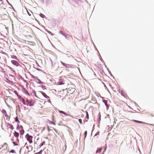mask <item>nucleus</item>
<instances>
[{"instance_id":"nucleus-6","label":"nucleus","mask_w":154,"mask_h":154,"mask_svg":"<svg viewBox=\"0 0 154 154\" xmlns=\"http://www.w3.org/2000/svg\"><path fill=\"white\" fill-rule=\"evenodd\" d=\"M14 136L16 137L17 138V140L19 141V140L18 139V137L19 136V134L16 131H15L14 133Z\"/></svg>"},{"instance_id":"nucleus-20","label":"nucleus","mask_w":154,"mask_h":154,"mask_svg":"<svg viewBox=\"0 0 154 154\" xmlns=\"http://www.w3.org/2000/svg\"><path fill=\"white\" fill-rule=\"evenodd\" d=\"M42 150H40L39 152H37L35 153L36 154H41L42 152Z\"/></svg>"},{"instance_id":"nucleus-23","label":"nucleus","mask_w":154,"mask_h":154,"mask_svg":"<svg viewBox=\"0 0 154 154\" xmlns=\"http://www.w3.org/2000/svg\"><path fill=\"white\" fill-rule=\"evenodd\" d=\"M5 146L6 147H7L8 146V144H7V143H5L4 144L3 146Z\"/></svg>"},{"instance_id":"nucleus-15","label":"nucleus","mask_w":154,"mask_h":154,"mask_svg":"<svg viewBox=\"0 0 154 154\" xmlns=\"http://www.w3.org/2000/svg\"><path fill=\"white\" fill-rule=\"evenodd\" d=\"M59 33L62 35H64V36H65L66 38V35H65V34L63 33V31H59Z\"/></svg>"},{"instance_id":"nucleus-25","label":"nucleus","mask_w":154,"mask_h":154,"mask_svg":"<svg viewBox=\"0 0 154 154\" xmlns=\"http://www.w3.org/2000/svg\"><path fill=\"white\" fill-rule=\"evenodd\" d=\"M22 102L23 103V104L24 105L25 104V100L24 99H22Z\"/></svg>"},{"instance_id":"nucleus-29","label":"nucleus","mask_w":154,"mask_h":154,"mask_svg":"<svg viewBox=\"0 0 154 154\" xmlns=\"http://www.w3.org/2000/svg\"><path fill=\"white\" fill-rule=\"evenodd\" d=\"M15 121L16 122H19L18 119L17 118H16V119Z\"/></svg>"},{"instance_id":"nucleus-30","label":"nucleus","mask_w":154,"mask_h":154,"mask_svg":"<svg viewBox=\"0 0 154 154\" xmlns=\"http://www.w3.org/2000/svg\"><path fill=\"white\" fill-rule=\"evenodd\" d=\"M48 33L50 34H51L52 35H53L52 34V33L50 32V31H48Z\"/></svg>"},{"instance_id":"nucleus-9","label":"nucleus","mask_w":154,"mask_h":154,"mask_svg":"<svg viewBox=\"0 0 154 154\" xmlns=\"http://www.w3.org/2000/svg\"><path fill=\"white\" fill-rule=\"evenodd\" d=\"M75 88H72L69 90V93L70 94H72L75 91Z\"/></svg>"},{"instance_id":"nucleus-33","label":"nucleus","mask_w":154,"mask_h":154,"mask_svg":"<svg viewBox=\"0 0 154 154\" xmlns=\"http://www.w3.org/2000/svg\"><path fill=\"white\" fill-rule=\"evenodd\" d=\"M105 105H106V106H107V103H105Z\"/></svg>"},{"instance_id":"nucleus-11","label":"nucleus","mask_w":154,"mask_h":154,"mask_svg":"<svg viewBox=\"0 0 154 154\" xmlns=\"http://www.w3.org/2000/svg\"><path fill=\"white\" fill-rule=\"evenodd\" d=\"M23 91L26 94L29 95V94L28 92V91L25 89L23 88Z\"/></svg>"},{"instance_id":"nucleus-3","label":"nucleus","mask_w":154,"mask_h":154,"mask_svg":"<svg viewBox=\"0 0 154 154\" xmlns=\"http://www.w3.org/2000/svg\"><path fill=\"white\" fill-rule=\"evenodd\" d=\"M26 102L27 103V105H28L29 106H32L34 105V101L32 100H26Z\"/></svg>"},{"instance_id":"nucleus-28","label":"nucleus","mask_w":154,"mask_h":154,"mask_svg":"<svg viewBox=\"0 0 154 154\" xmlns=\"http://www.w3.org/2000/svg\"><path fill=\"white\" fill-rule=\"evenodd\" d=\"M44 143H45V142H44L43 143H41L40 144V146H42L43 145V144Z\"/></svg>"},{"instance_id":"nucleus-35","label":"nucleus","mask_w":154,"mask_h":154,"mask_svg":"<svg viewBox=\"0 0 154 154\" xmlns=\"http://www.w3.org/2000/svg\"><path fill=\"white\" fill-rule=\"evenodd\" d=\"M64 84V83H63L59 84L60 85H61V84Z\"/></svg>"},{"instance_id":"nucleus-13","label":"nucleus","mask_w":154,"mask_h":154,"mask_svg":"<svg viewBox=\"0 0 154 154\" xmlns=\"http://www.w3.org/2000/svg\"><path fill=\"white\" fill-rule=\"evenodd\" d=\"M133 121L136 122V123H144V122H141V121H137V120H133Z\"/></svg>"},{"instance_id":"nucleus-14","label":"nucleus","mask_w":154,"mask_h":154,"mask_svg":"<svg viewBox=\"0 0 154 154\" xmlns=\"http://www.w3.org/2000/svg\"><path fill=\"white\" fill-rule=\"evenodd\" d=\"M102 148H99V149H97L96 152V153H98V152L100 153L102 150Z\"/></svg>"},{"instance_id":"nucleus-10","label":"nucleus","mask_w":154,"mask_h":154,"mask_svg":"<svg viewBox=\"0 0 154 154\" xmlns=\"http://www.w3.org/2000/svg\"><path fill=\"white\" fill-rule=\"evenodd\" d=\"M7 126L9 127V128H11L12 130H13L14 129V128L13 125L11 124L8 123L7 125Z\"/></svg>"},{"instance_id":"nucleus-8","label":"nucleus","mask_w":154,"mask_h":154,"mask_svg":"<svg viewBox=\"0 0 154 154\" xmlns=\"http://www.w3.org/2000/svg\"><path fill=\"white\" fill-rule=\"evenodd\" d=\"M19 129L20 133V135H23L24 133V131L23 130V128L20 127Z\"/></svg>"},{"instance_id":"nucleus-1","label":"nucleus","mask_w":154,"mask_h":154,"mask_svg":"<svg viewBox=\"0 0 154 154\" xmlns=\"http://www.w3.org/2000/svg\"><path fill=\"white\" fill-rule=\"evenodd\" d=\"M25 137L26 139L29 142V143L30 144H31L32 143L33 137L30 135L29 134H27L25 136Z\"/></svg>"},{"instance_id":"nucleus-4","label":"nucleus","mask_w":154,"mask_h":154,"mask_svg":"<svg viewBox=\"0 0 154 154\" xmlns=\"http://www.w3.org/2000/svg\"><path fill=\"white\" fill-rule=\"evenodd\" d=\"M1 18L2 19H6L8 18V15L6 14H1L0 15Z\"/></svg>"},{"instance_id":"nucleus-5","label":"nucleus","mask_w":154,"mask_h":154,"mask_svg":"<svg viewBox=\"0 0 154 154\" xmlns=\"http://www.w3.org/2000/svg\"><path fill=\"white\" fill-rule=\"evenodd\" d=\"M11 62L13 63V64L15 65L16 66H18L19 65V63L17 61H15L14 60H12L11 61Z\"/></svg>"},{"instance_id":"nucleus-22","label":"nucleus","mask_w":154,"mask_h":154,"mask_svg":"<svg viewBox=\"0 0 154 154\" xmlns=\"http://www.w3.org/2000/svg\"><path fill=\"white\" fill-rule=\"evenodd\" d=\"M121 94L124 96V97H125V94H124V93L122 91H121Z\"/></svg>"},{"instance_id":"nucleus-36","label":"nucleus","mask_w":154,"mask_h":154,"mask_svg":"<svg viewBox=\"0 0 154 154\" xmlns=\"http://www.w3.org/2000/svg\"><path fill=\"white\" fill-rule=\"evenodd\" d=\"M0 5H2V4H0Z\"/></svg>"},{"instance_id":"nucleus-7","label":"nucleus","mask_w":154,"mask_h":154,"mask_svg":"<svg viewBox=\"0 0 154 154\" xmlns=\"http://www.w3.org/2000/svg\"><path fill=\"white\" fill-rule=\"evenodd\" d=\"M2 112L3 114V115H5V116L6 117H8V115L7 114L6 111L4 109H3L1 111Z\"/></svg>"},{"instance_id":"nucleus-32","label":"nucleus","mask_w":154,"mask_h":154,"mask_svg":"<svg viewBox=\"0 0 154 154\" xmlns=\"http://www.w3.org/2000/svg\"><path fill=\"white\" fill-rule=\"evenodd\" d=\"M52 124H54V125H55V123L54 122H52Z\"/></svg>"},{"instance_id":"nucleus-19","label":"nucleus","mask_w":154,"mask_h":154,"mask_svg":"<svg viewBox=\"0 0 154 154\" xmlns=\"http://www.w3.org/2000/svg\"><path fill=\"white\" fill-rule=\"evenodd\" d=\"M10 152H12L13 153H15V152L14 150L12 149L11 150Z\"/></svg>"},{"instance_id":"nucleus-21","label":"nucleus","mask_w":154,"mask_h":154,"mask_svg":"<svg viewBox=\"0 0 154 154\" xmlns=\"http://www.w3.org/2000/svg\"><path fill=\"white\" fill-rule=\"evenodd\" d=\"M40 16H41L42 17V18H44L45 17V15H44V14H40Z\"/></svg>"},{"instance_id":"nucleus-26","label":"nucleus","mask_w":154,"mask_h":154,"mask_svg":"<svg viewBox=\"0 0 154 154\" xmlns=\"http://www.w3.org/2000/svg\"><path fill=\"white\" fill-rule=\"evenodd\" d=\"M87 131H86L85 132L84 134L85 135V137L86 136V135L87 134Z\"/></svg>"},{"instance_id":"nucleus-17","label":"nucleus","mask_w":154,"mask_h":154,"mask_svg":"<svg viewBox=\"0 0 154 154\" xmlns=\"http://www.w3.org/2000/svg\"><path fill=\"white\" fill-rule=\"evenodd\" d=\"M37 80L38 81V82H37L38 83H42V82L41 81L39 80L38 78L37 79Z\"/></svg>"},{"instance_id":"nucleus-38","label":"nucleus","mask_w":154,"mask_h":154,"mask_svg":"<svg viewBox=\"0 0 154 154\" xmlns=\"http://www.w3.org/2000/svg\"><path fill=\"white\" fill-rule=\"evenodd\" d=\"M27 143H26V144H25V145H26Z\"/></svg>"},{"instance_id":"nucleus-16","label":"nucleus","mask_w":154,"mask_h":154,"mask_svg":"<svg viewBox=\"0 0 154 154\" xmlns=\"http://www.w3.org/2000/svg\"><path fill=\"white\" fill-rule=\"evenodd\" d=\"M32 78L34 79L35 80H37L38 79V78L37 77L35 76L34 75H32Z\"/></svg>"},{"instance_id":"nucleus-31","label":"nucleus","mask_w":154,"mask_h":154,"mask_svg":"<svg viewBox=\"0 0 154 154\" xmlns=\"http://www.w3.org/2000/svg\"><path fill=\"white\" fill-rule=\"evenodd\" d=\"M27 12H28V14H29V16H30V15H31V14H30L29 13V12L28 11H27Z\"/></svg>"},{"instance_id":"nucleus-2","label":"nucleus","mask_w":154,"mask_h":154,"mask_svg":"<svg viewBox=\"0 0 154 154\" xmlns=\"http://www.w3.org/2000/svg\"><path fill=\"white\" fill-rule=\"evenodd\" d=\"M61 63L64 66L67 68H73V66L72 64L65 63L62 62H61Z\"/></svg>"},{"instance_id":"nucleus-37","label":"nucleus","mask_w":154,"mask_h":154,"mask_svg":"<svg viewBox=\"0 0 154 154\" xmlns=\"http://www.w3.org/2000/svg\"><path fill=\"white\" fill-rule=\"evenodd\" d=\"M31 14H32V12H31Z\"/></svg>"},{"instance_id":"nucleus-24","label":"nucleus","mask_w":154,"mask_h":154,"mask_svg":"<svg viewBox=\"0 0 154 154\" xmlns=\"http://www.w3.org/2000/svg\"><path fill=\"white\" fill-rule=\"evenodd\" d=\"M79 122H80V123H81V124H82V120L81 119H79Z\"/></svg>"},{"instance_id":"nucleus-27","label":"nucleus","mask_w":154,"mask_h":154,"mask_svg":"<svg viewBox=\"0 0 154 154\" xmlns=\"http://www.w3.org/2000/svg\"><path fill=\"white\" fill-rule=\"evenodd\" d=\"M86 113H87V115H86L87 117L88 118H88H89L88 114V113L87 112Z\"/></svg>"},{"instance_id":"nucleus-18","label":"nucleus","mask_w":154,"mask_h":154,"mask_svg":"<svg viewBox=\"0 0 154 154\" xmlns=\"http://www.w3.org/2000/svg\"><path fill=\"white\" fill-rule=\"evenodd\" d=\"M12 143L13 144L14 146H18V144L17 143H16L14 142H13Z\"/></svg>"},{"instance_id":"nucleus-12","label":"nucleus","mask_w":154,"mask_h":154,"mask_svg":"<svg viewBox=\"0 0 154 154\" xmlns=\"http://www.w3.org/2000/svg\"><path fill=\"white\" fill-rule=\"evenodd\" d=\"M58 111L60 113H63V114L65 115L66 116H68V115H67V113H65V112H63L62 111L59 110Z\"/></svg>"},{"instance_id":"nucleus-34","label":"nucleus","mask_w":154,"mask_h":154,"mask_svg":"<svg viewBox=\"0 0 154 154\" xmlns=\"http://www.w3.org/2000/svg\"><path fill=\"white\" fill-rule=\"evenodd\" d=\"M28 29H29V30H30L31 29L30 28H29Z\"/></svg>"}]
</instances>
